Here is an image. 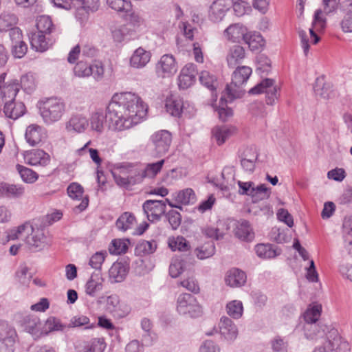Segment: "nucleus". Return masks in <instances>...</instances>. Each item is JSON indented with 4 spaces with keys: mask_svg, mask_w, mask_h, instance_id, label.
<instances>
[{
    "mask_svg": "<svg viewBox=\"0 0 352 352\" xmlns=\"http://www.w3.org/2000/svg\"><path fill=\"white\" fill-rule=\"evenodd\" d=\"M245 273L237 268H233L228 272L226 276V283L232 287L243 286L246 282Z\"/></svg>",
    "mask_w": 352,
    "mask_h": 352,
    "instance_id": "nucleus-25",
    "label": "nucleus"
},
{
    "mask_svg": "<svg viewBox=\"0 0 352 352\" xmlns=\"http://www.w3.org/2000/svg\"><path fill=\"white\" fill-rule=\"evenodd\" d=\"M186 268V261L182 256H175L172 258L169 266V274L173 278L178 277Z\"/></svg>",
    "mask_w": 352,
    "mask_h": 352,
    "instance_id": "nucleus-39",
    "label": "nucleus"
},
{
    "mask_svg": "<svg viewBox=\"0 0 352 352\" xmlns=\"http://www.w3.org/2000/svg\"><path fill=\"white\" fill-rule=\"evenodd\" d=\"M183 106V101L179 97L171 96L166 100V109L173 116L179 117Z\"/></svg>",
    "mask_w": 352,
    "mask_h": 352,
    "instance_id": "nucleus-30",
    "label": "nucleus"
},
{
    "mask_svg": "<svg viewBox=\"0 0 352 352\" xmlns=\"http://www.w3.org/2000/svg\"><path fill=\"white\" fill-rule=\"evenodd\" d=\"M302 331L307 339L314 340L320 334V327L318 323L304 321Z\"/></svg>",
    "mask_w": 352,
    "mask_h": 352,
    "instance_id": "nucleus-48",
    "label": "nucleus"
},
{
    "mask_svg": "<svg viewBox=\"0 0 352 352\" xmlns=\"http://www.w3.org/2000/svg\"><path fill=\"white\" fill-rule=\"evenodd\" d=\"M25 138L31 146H37L45 138V129L38 124H30L26 129Z\"/></svg>",
    "mask_w": 352,
    "mask_h": 352,
    "instance_id": "nucleus-18",
    "label": "nucleus"
},
{
    "mask_svg": "<svg viewBox=\"0 0 352 352\" xmlns=\"http://www.w3.org/2000/svg\"><path fill=\"white\" fill-rule=\"evenodd\" d=\"M177 310L179 314L196 318L201 315L202 309L196 298L189 294H182L177 298Z\"/></svg>",
    "mask_w": 352,
    "mask_h": 352,
    "instance_id": "nucleus-5",
    "label": "nucleus"
},
{
    "mask_svg": "<svg viewBox=\"0 0 352 352\" xmlns=\"http://www.w3.org/2000/svg\"><path fill=\"white\" fill-rule=\"evenodd\" d=\"M147 107L141 98L132 92L115 94L109 103L106 115L102 111L93 112L89 120L91 130L101 134L107 118L109 129L113 131L128 130L141 122Z\"/></svg>",
    "mask_w": 352,
    "mask_h": 352,
    "instance_id": "nucleus-1",
    "label": "nucleus"
},
{
    "mask_svg": "<svg viewBox=\"0 0 352 352\" xmlns=\"http://www.w3.org/2000/svg\"><path fill=\"white\" fill-rule=\"evenodd\" d=\"M25 242L33 250L43 249L46 243L43 230L32 228L30 235L25 237Z\"/></svg>",
    "mask_w": 352,
    "mask_h": 352,
    "instance_id": "nucleus-22",
    "label": "nucleus"
},
{
    "mask_svg": "<svg viewBox=\"0 0 352 352\" xmlns=\"http://www.w3.org/2000/svg\"><path fill=\"white\" fill-rule=\"evenodd\" d=\"M245 57V52L243 47L236 45L231 47L227 54L226 60L230 67H234Z\"/></svg>",
    "mask_w": 352,
    "mask_h": 352,
    "instance_id": "nucleus-26",
    "label": "nucleus"
},
{
    "mask_svg": "<svg viewBox=\"0 0 352 352\" xmlns=\"http://www.w3.org/2000/svg\"><path fill=\"white\" fill-rule=\"evenodd\" d=\"M194 253L196 256L204 260L211 257L215 253V245L212 241H208L195 249Z\"/></svg>",
    "mask_w": 352,
    "mask_h": 352,
    "instance_id": "nucleus-37",
    "label": "nucleus"
},
{
    "mask_svg": "<svg viewBox=\"0 0 352 352\" xmlns=\"http://www.w3.org/2000/svg\"><path fill=\"white\" fill-rule=\"evenodd\" d=\"M36 87V74L33 72H28L21 76L19 87L28 94H31Z\"/></svg>",
    "mask_w": 352,
    "mask_h": 352,
    "instance_id": "nucleus-36",
    "label": "nucleus"
},
{
    "mask_svg": "<svg viewBox=\"0 0 352 352\" xmlns=\"http://www.w3.org/2000/svg\"><path fill=\"white\" fill-rule=\"evenodd\" d=\"M17 18L14 14L3 12L0 15V32L8 31L16 24Z\"/></svg>",
    "mask_w": 352,
    "mask_h": 352,
    "instance_id": "nucleus-47",
    "label": "nucleus"
},
{
    "mask_svg": "<svg viewBox=\"0 0 352 352\" xmlns=\"http://www.w3.org/2000/svg\"><path fill=\"white\" fill-rule=\"evenodd\" d=\"M20 89L19 82L17 80H13L6 86H4L0 91V96L1 98H7L10 100H14L17 93Z\"/></svg>",
    "mask_w": 352,
    "mask_h": 352,
    "instance_id": "nucleus-42",
    "label": "nucleus"
},
{
    "mask_svg": "<svg viewBox=\"0 0 352 352\" xmlns=\"http://www.w3.org/2000/svg\"><path fill=\"white\" fill-rule=\"evenodd\" d=\"M234 235L243 241H252L254 238V232L249 222L245 220L240 221L236 223Z\"/></svg>",
    "mask_w": 352,
    "mask_h": 352,
    "instance_id": "nucleus-24",
    "label": "nucleus"
},
{
    "mask_svg": "<svg viewBox=\"0 0 352 352\" xmlns=\"http://www.w3.org/2000/svg\"><path fill=\"white\" fill-rule=\"evenodd\" d=\"M129 272L126 263L115 262L109 270V279L111 283L122 282Z\"/></svg>",
    "mask_w": 352,
    "mask_h": 352,
    "instance_id": "nucleus-19",
    "label": "nucleus"
},
{
    "mask_svg": "<svg viewBox=\"0 0 352 352\" xmlns=\"http://www.w3.org/2000/svg\"><path fill=\"white\" fill-rule=\"evenodd\" d=\"M151 53L142 47L138 48L130 59L131 66L135 68L144 67L150 60Z\"/></svg>",
    "mask_w": 352,
    "mask_h": 352,
    "instance_id": "nucleus-27",
    "label": "nucleus"
},
{
    "mask_svg": "<svg viewBox=\"0 0 352 352\" xmlns=\"http://www.w3.org/2000/svg\"><path fill=\"white\" fill-rule=\"evenodd\" d=\"M322 311V306L320 305H314L309 307L304 313L303 318L305 322L318 323Z\"/></svg>",
    "mask_w": 352,
    "mask_h": 352,
    "instance_id": "nucleus-49",
    "label": "nucleus"
},
{
    "mask_svg": "<svg viewBox=\"0 0 352 352\" xmlns=\"http://www.w3.org/2000/svg\"><path fill=\"white\" fill-rule=\"evenodd\" d=\"M32 226L29 223H25L17 228L11 229L8 233V240H14L22 237L25 234H29L32 229Z\"/></svg>",
    "mask_w": 352,
    "mask_h": 352,
    "instance_id": "nucleus-43",
    "label": "nucleus"
},
{
    "mask_svg": "<svg viewBox=\"0 0 352 352\" xmlns=\"http://www.w3.org/2000/svg\"><path fill=\"white\" fill-rule=\"evenodd\" d=\"M107 5L118 12H129L131 10L129 0H106Z\"/></svg>",
    "mask_w": 352,
    "mask_h": 352,
    "instance_id": "nucleus-52",
    "label": "nucleus"
},
{
    "mask_svg": "<svg viewBox=\"0 0 352 352\" xmlns=\"http://www.w3.org/2000/svg\"><path fill=\"white\" fill-rule=\"evenodd\" d=\"M252 69L248 66L236 67L232 76V82L227 85L221 96V100L232 102L241 98L245 94L243 85L248 81L252 74Z\"/></svg>",
    "mask_w": 352,
    "mask_h": 352,
    "instance_id": "nucleus-2",
    "label": "nucleus"
},
{
    "mask_svg": "<svg viewBox=\"0 0 352 352\" xmlns=\"http://www.w3.org/2000/svg\"><path fill=\"white\" fill-rule=\"evenodd\" d=\"M153 152L157 157H162L169 150L172 142V135L167 130H160L150 138Z\"/></svg>",
    "mask_w": 352,
    "mask_h": 352,
    "instance_id": "nucleus-6",
    "label": "nucleus"
},
{
    "mask_svg": "<svg viewBox=\"0 0 352 352\" xmlns=\"http://www.w3.org/2000/svg\"><path fill=\"white\" fill-rule=\"evenodd\" d=\"M332 340H328L323 345L316 348L313 352H349V346L346 342L342 341L337 331L331 332Z\"/></svg>",
    "mask_w": 352,
    "mask_h": 352,
    "instance_id": "nucleus-10",
    "label": "nucleus"
},
{
    "mask_svg": "<svg viewBox=\"0 0 352 352\" xmlns=\"http://www.w3.org/2000/svg\"><path fill=\"white\" fill-rule=\"evenodd\" d=\"M74 72L76 76L79 78H86L89 76L100 80L104 75V68L100 63L89 65L84 61H79L74 68Z\"/></svg>",
    "mask_w": 352,
    "mask_h": 352,
    "instance_id": "nucleus-8",
    "label": "nucleus"
},
{
    "mask_svg": "<svg viewBox=\"0 0 352 352\" xmlns=\"http://www.w3.org/2000/svg\"><path fill=\"white\" fill-rule=\"evenodd\" d=\"M36 26L37 29L36 32L45 34H50L54 29L51 19L47 16H41L38 18Z\"/></svg>",
    "mask_w": 352,
    "mask_h": 352,
    "instance_id": "nucleus-45",
    "label": "nucleus"
},
{
    "mask_svg": "<svg viewBox=\"0 0 352 352\" xmlns=\"http://www.w3.org/2000/svg\"><path fill=\"white\" fill-rule=\"evenodd\" d=\"M231 7V0L214 1L210 6V19L216 23L221 21Z\"/></svg>",
    "mask_w": 352,
    "mask_h": 352,
    "instance_id": "nucleus-16",
    "label": "nucleus"
},
{
    "mask_svg": "<svg viewBox=\"0 0 352 352\" xmlns=\"http://www.w3.org/2000/svg\"><path fill=\"white\" fill-rule=\"evenodd\" d=\"M128 249L126 242L122 239H114L109 247L111 254L120 255L124 254Z\"/></svg>",
    "mask_w": 352,
    "mask_h": 352,
    "instance_id": "nucleus-53",
    "label": "nucleus"
},
{
    "mask_svg": "<svg viewBox=\"0 0 352 352\" xmlns=\"http://www.w3.org/2000/svg\"><path fill=\"white\" fill-rule=\"evenodd\" d=\"M25 328L33 336H40L41 333V323L39 318L34 316H27L24 318Z\"/></svg>",
    "mask_w": 352,
    "mask_h": 352,
    "instance_id": "nucleus-33",
    "label": "nucleus"
},
{
    "mask_svg": "<svg viewBox=\"0 0 352 352\" xmlns=\"http://www.w3.org/2000/svg\"><path fill=\"white\" fill-rule=\"evenodd\" d=\"M234 132V129L227 126H217L213 128L212 131V137L216 140L218 145H221L230 138Z\"/></svg>",
    "mask_w": 352,
    "mask_h": 352,
    "instance_id": "nucleus-29",
    "label": "nucleus"
},
{
    "mask_svg": "<svg viewBox=\"0 0 352 352\" xmlns=\"http://www.w3.org/2000/svg\"><path fill=\"white\" fill-rule=\"evenodd\" d=\"M16 277L21 284L27 285L30 283L32 276L28 273V267L21 265L16 272Z\"/></svg>",
    "mask_w": 352,
    "mask_h": 352,
    "instance_id": "nucleus-59",
    "label": "nucleus"
},
{
    "mask_svg": "<svg viewBox=\"0 0 352 352\" xmlns=\"http://www.w3.org/2000/svg\"><path fill=\"white\" fill-rule=\"evenodd\" d=\"M248 28L242 23H236L230 25L224 31L223 36L226 40L232 43L243 41Z\"/></svg>",
    "mask_w": 352,
    "mask_h": 352,
    "instance_id": "nucleus-14",
    "label": "nucleus"
},
{
    "mask_svg": "<svg viewBox=\"0 0 352 352\" xmlns=\"http://www.w3.org/2000/svg\"><path fill=\"white\" fill-rule=\"evenodd\" d=\"M157 249V242L154 240H142L138 242L135 248V253L139 256H145L153 254Z\"/></svg>",
    "mask_w": 352,
    "mask_h": 352,
    "instance_id": "nucleus-38",
    "label": "nucleus"
},
{
    "mask_svg": "<svg viewBox=\"0 0 352 352\" xmlns=\"http://www.w3.org/2000/svg\"><path fill=\"white\" fill-rule=\"evenodd\" d=\"M25 160L32 166H46L50 162V156L43 150L35 149L28 153Z\"/></svg>",
    "mask_w": 352,
    "mask_h": 352,
    "instance_id": "nucleus-21",
    "label": "nucleus"
},
{
    "mask_svg": "<svg viewBox=\"0 0 352 352\" xmlns=\"http://www.w3.org/2000/svg\"><path fill=\"white\" fill-rule=\"evenodd\" d=\"M270 193V188H267L265 184H260L256 186L254 185V192L251 197L254 199V201H257L268 199Z\"/></svg>",
    "mask_w": 352,
    "mask_h": 352,
    "instance_id": "nucleus-54",
    "label": "nucleus"
},
{
    "mask_svg": "<svg viewBox=\"0 0 352 352\" xmlns=\"http://www.w3.org/2000/svg\"><path fill=\"white\" fill-rule=\"evenodd\" d=\"M67 194L73 199H80L83 195V188L80 184L72 183L67 188Z\"/></svg>",
    "mask_w": 352,
    "mask_h": 352,
    "instance_id": "nucleus-62",
    "label": "nucleus"
},
{
    "mask_svg": "<svg viewBox=\"0 0 352 352\" xmlns=\"http://www.w3.org/2000/svg\"><path fill=\"white\" fill-rule=\"evenodd\" d=\"M200 82L211 91L216 90L218 86L217 78L208 71H202L199 75Z\"/></svg>",
    "mask_w": 352,
    "mask_h": 352,
    "instance_id": "nucleus-46",
    "label": "nucleus"
},
{
    "mask_svg": "<svg viewBox=\"0 0 352 352\" xmlns=\"http://www.w3.org/2000/svg\"><path fill=\"white\" fill-rule=\"evenodd\" d=\"M168 245L173 252H187L190 249L189 242L182 236L169 237L168 239Z\"/></svg>",
    "mask_w": 352,
    "mask_h": 352,
    "instance_id": "nucleus-31",
    "label": "nucleus"
},
{
    "mask_svg": "<svg viewBox=\"0 0 352 352\" xmlns=\"http://www.w3.org/2000/svg\"><path fill=\"white\" fill-rule=\"evenodd\" d=\"M197 72L196 65L186 64L181 70L178 76V86L181 89H186L192 86L196 80Z\"/></svg>",
    "mask_w": 352,
    "mask_h": 352,
    "instance_id": "nucleus-12",
    "label": "nucleus"
},
{
    "mask_svg": "<svg viewBox=\"0 0 352 352\" xmlns=\"http://www.w3.org/2000/svg\"><path fill=\"white\" fill-rule=\"evenodd\" d=\"M16 333L14 328L6 322H0V350L14 352Z\"/></svg>",
    "mask_w": 352,
    "mask_h": 352,
    "instance_id": "nucleus-9",
    "label": "nucleus"
},
{
    "mask_svg": "<svg viewBox=\"0 0 352 352\" xmlns=\"http://www.w3.org/2000/svg\"><path fill=\"white\" fill-rule=\"evenodd\" d=\"M273 352H287V342L280 337H276L271 342Z\"/></svg>",
    "mask_w": 352,
    "mask_h": 352,
    "instance_id": "nucleus-64",
    "label": "nucleus"
},
{
    "mask_svg": "<svg viewBox=\"0 0 352 352\" xmlns=\"http://www.w3.org/2000/svg\"><path fill=\"white\" fill-rule=\"evenodd\" d=\"M235 14L238 16L244 15L247 12L251 10L249 4L242 0H231Z\"/></svg>",
    "mask_w": 352,
    "mask_h": 352,
    "instance_id": "nucleus-57",
    "label": "nucleus"
},
{
    "mask_svg": "<svg viewBox=\"0 0 352 352\" xmlns=\"http://www.w3.org/2000/svg\"><path fill=\"white\" fill-rule=\"evenodd\" d=\"M66 112V104L59 98H49L40 103L41 116L47 124H52L61 120Z\"/></svg>",
    "mask_w": 352,
    "mask_h": 352,
    "instance_id": "nucleus-3",
    "label": "nucleus"
},
{
    "mask_svg": "<svg viewBox=\"0 0 352 352\" xmlns=\"http://www.w3.org/2000/svg\"><path fill=\"white\" fill-rule=\"evenodd\" d=\"M118 170L124 175H126L130 186L140 184L144 179L142 169L133 164H122L118 166Z\"/></svg>",
    "mask_w": 352,
    "mask_h": 352,
    "instance_id": "nucleus-13",
    "label": "nucleus"
},
{
    "mask_svg": "<svg viewBox=\"0 0 352 352\" xmlns=\"http://www.w3.org/2000/svg\"><path fill=\"white\" fill-rule=\"evenodd\" d=\"M67 327L66 324L60 322V320L55 317L48 318L41 330L42 335H47L48 333L54 331H64Z\"/></svg>",
    "mask_w": 352,
    "mask_h": 352,
    "instance_id": "nucleus-40",
    "label": "nucleus"
},
{
    "mask_svg": "<svg viewBox=\"0 0 352 352\" xmlns=\"http://www.w3.org/2000/svg\"><path fill=\"white\" fill-rule=\"evenodd\" d=\"M88 126L89 120L85 116L80 113L72 115L65 124V129L67 131L78 133L85 132Z\"/></svg>",
    "mask_w": 352,
    "mask_h": 352,
    "instance_id": "nucleus-17",
    "label": "nucleus"
},
{
    "mask_svg": "<svg viewBox=\"0 0 352 352\" xmlns=\"http://www.w3.org/2000/svg\"><path fill=\"white\" fill-rule=\"evenodd\" d=\"M254 250L257 256L262 259H270L276 257L279 253L270 243H259L255 245Z\"/></svg>",
    "mask_w": 352,
    "mask_h": 352,
    "instance_id": "nucleus-32",
    "label": "nucleus"
},
{
    "mask_svg": "<svg viewBox=\"0 0 352 352\" xmlns=\"http://www.w3.org/2000/svg\"><path fill=\"white\" fill-rule=\"evenodd\" d=\"M91 144V141L87 142L82 148L76 151L79 155H82L87 152L89 153L90 157L97 164L100 165L102 160L99 156L98 151L95 148H88V146Z\"/></svg>",
    "mask_w": 352,
    "mask_h": 352,
    "instance_id": "nucleus-55",
    "label": "nucleus"
},
{
    "mask_svg": "<svg viewBox=\"0 0 352 352\" xmlns=\"http://www.w3.org/2000/svg\"><path fill=\"white\" fill-rule=\"evenodd\" d=\"M340 26L343 32H352V8L346 12L340 22Z\"/></svg>",
    "mask_w": 352,
    "mask_h": 352,
    "instance_id": "nucleus-60",
    "label": "nucleus"
},
{
    "mask_svg": "<svg viewBox=\"0 0 352 352\" xmlns=\"http://www.w3.org/2000/svg\"><path fill=\"white\" fill-rule=\"evenodd\" d=\"M165 160H161L157 162L146 164L144 169H142L144 178L153 179L161 171Z\"/></svg>",
    "mask_w": 352,
    "mask_h": 352,
    "instance_id": "nucleus-41",
    "label": "nucleus"
},
{
    "mask_svg": "<svg viewBox=\"0 0 352 352\" xmlns=\"http://www.w3.org/2000/svg\"><path fill=\"white\" fill-rule=\"evenodd\" d=\"M226 311L227 314L234 319L240 318L243 312L242 302L237 300L229 302L226 305Z\"/></svg>",
    "mask_w": 352,
    "mask_h": 352,
    "instance_id": "nucleus-44",
    "label": "nucleus"
},
{
    "mask_svg": "<svg viewBox=\"0 0 352 352\" xmlns=\"http://www.w3.org/2000/svg\"><path fill=\"white\" fill-rule=\"evenodd\" d=\"M266 94V103L273 105L278 99V87L274 85V80L271 78H265L256 86L250 89V94Z\"/></svg>",
    "mask_w": 352,
    "mask_h": 352,
    "instance_id": "nucleus-7",
    "label": "nucleus"
},
{
    "mask_svg": "<svg viewBox=\"0 0 352 352\" xmlns=\"http://www.w3.org/2000/svg\"><path fill=\"white\" fill-rule=\"evenodd\" d=\"M175 201L183 205L193 204L196 201V195L192 188H188L175 193Z\"/></svg>",
    "mask_w": 352,
    "mask_h": 352,
    "instance_id": "nucleus-34",
    "label": "nucleus"
},
{
    "mask_svg": "<svg viewBox=\"0 0 352 352\" xmlns=\"http://www.w3.org/2000/svg\"><path fill=\"white\" fill-rule=\"evenodd\" d=\"M89 352H103L106 343L103 338H94L89 341Z\"/></svg>",
    "mask_w": 352,
    "mask_h": 352,
    "instance_id": "nucleus-63",
    "label": "nucleus"
},
{
    "mask_svg": "<svg viewBox=\"0 0 352 352\" xmlns=\"http://www.w3.org/2000/svg\"><path fill=\"white\" fill-rule=\"evenodd\" d=\"M107 255L106 251L96 252L89 259V265L95 270H100Z\"/></svg>",
    "mask_w": 352,
    "mask_h": 352,
    "instance_id": "nucleus-58",
    "label": "nucleus"
},
{
    "mask_svg": "<svg viewBox=\"0 0 352 352\" xmlns=\"http://www.w3.org/2000/svg\"><path fill=\"white\" fill-rule=\"evenodd\" d=\"M102 279L91 276L85 285V293L91 297H96L102 289Z\"/></svg>",
    "mask_w": 352,
    "mask_h": 352,
    "instance_id": "nucleus-35",
    "label": "nucleus"
},
{
    "mask_svg": "<svg viewBox=\"0 0 352 352\" xmlns=\"http://www.w3.org/2000/svg\"><path fill=\"white\" fill-rule=\"evenodd\" d=\"M177 71V65L172 55L164 54L156 65V72L162 78L170 77Z\"/></svg>",
    "mask_w": 352,
    "mask_h": 352,
    "instance_id": "nucleus-11",
    "label": "nucleus"
},
{
    "mask_svg": "<svg viewBox=\"0 0 352 352\" xmlns=\"http://www.w3.org/2000/svg\"><path fill=\"white\" fill-rule=\"evenodd\" d=\"M46 35L38 32H31L30 34V41L32 47L40 52L48 50L52 45L53 41L49 37L47 38Z\"/></svg>",
    "mask_w": 352,
    "mask_h": 352,
    "instance_id": "nucleus-20",
    "label": "nucleus"
},
{
    "mask_svg": "<svg viewBox=\"0 0 352 352\" xmlns=\"http://www.w3.org/2000/svg\"><path fill=\"white\" fill-rule=\"evenodd\" d=\"M6 198L17 199L21 197L25 193V188L21 184H8Z\"/></svg>",
    "mask_w": 352,
    "mask_h": 352,
    "instance_id": "nucleus-56",
    "label": "nucleus"
},
{
    "mask_svg": "<svg viewBox=\"0 0 352 352\" xmlns=\"http://www.w3.org/2000/svg\"><path fill=\"white\" fill-rule=\"evenodd\" d=\"M166 202H168L169 206L173 208L182 209V206L173 205L167 199L165 200H146L143 204L142 208L149 221L154 222L160 219L166 211Z\"/></svg>",
    "mask_w": 352,
    "mask_h": 352,
    "instance_id": "nucleus-4",
    "label": "nucleus"
},
{
    "mask_svg": "<svg viewBox=\"0 0 352 352\" xmlns=\"http://www.w3.org/2000/svg\"><path fill=\"white\" fill-rule=\"evenodd\" d=\"M3 112L6 117L16 120L25 112L23 102H15L14 100H6Z\"/></svg>",
    "mask_w": 352,
    "mask_h": 352,
    "instance_id": "nucleus-23",
    "label": "nucleus"
},
{
    "mask_svg": "<svg viewBox=\"0 0 352 352\" xmlns=\"http://www.w3.org/2000/svg\"><path fill=\"white\" fill-rule=\"evenodd\" d=\"M243 42L247 44L252 51L258 50L265 45V41L259 32L248 31Z\"/></svg>",
    "mask_w": 352,
    "mask_h": 352,
    "instance_id": "nucleus-28",
    "label": "nucleus"
},
{
    "mask_svg": "<svg viewBox=\"0 0 352 352\" xmlns=\"http://www.w3.org/2000/svg\"><path fill=\"white\" fill-rule=\"evenodd\" d=\"M314 90L316 95L324 98L328 96L327 87L323 78H317L314 86Z\"/></svg>",
    "mask_w": 352,
    "mask_h": 352,
    "instance_id": "nucleus-61",
    "label": "nucleus"
},
{
    "mask_svg": "<svg viewBox=\"0 0 352 352\" xmlns=\"http://www.w3.org/2000/svg\"><path fill=\"white\" fill-rule=\"evenodd\" d=\"M16 167L23 182L32 184L34 183L37 179L38 175L32 169L21 166L20 164H17Z\"/></svg>",
    "mask_w": 352,
    "mask_h": 352,
    "instance_id": "nucleus-51",
    "label": "nucleus"
},
{
    "mask_svg": "<svg viewBox=\"0 0 352 352\" xmlns=\"http://www.w3.org/2000/svg\"><path fill=\"white\" fill-rule=\"evenodd\" d=\"M221 337L228 342H232L238 336V329L232 320L228 317H222L219 324Z\"/></svg>",
    "mask_w": 352,
    "mask_h": 352,
    "instance_id": "nucleus-15",
    "label": "nucleus"
},
{
    "mask_svg": "<svg viewBox=\"0 0 352 352\" xmlns=\"http://www.w3.org/2000/svg\"><path fill=\"white\" fill-rule=\"evenodd\" d=\"M135 220V217L132 214L124 212L116 221V227L120 230L126 231L131 228Z\"/></svg>",
    "mask_w": 352,
    "mask_h": 352,
    "instance_id": "nucleus-50",
    "label": "nucleus"
}]
</instances>
